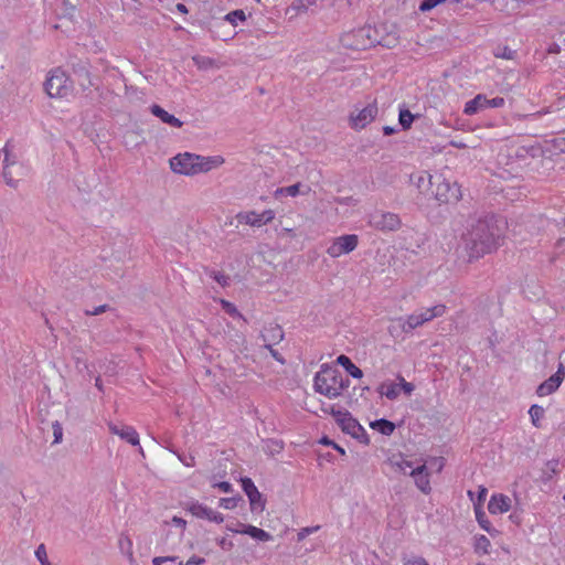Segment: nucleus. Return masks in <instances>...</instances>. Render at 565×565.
Segmentation results:
<instances>
[{"label": "nucleus", "mask_w": 565, "mask_h": 565, "mask_svg": "<svg viewBox=\"0 0 565 565\" xmlns=\"http://www.w3.org/2000/svg\"><path fill=\"white\" fill-rule=\"evenodd\" d=\"M241 482L249 500L252 511H263L265 509V501L253 480L250 478H243Z\"/></svg>", "instance_id": "16"}, {"label": "nucleus", "mask_w": 565, "mask_h": 565, "mask_svg": "<svg viewBox=\"0 0 565 565\" xmlns=\"http://www.w3.org/2000/svg\"><path fill=\"white\" fill-rule=\"evenodd\" d=\"M504 223L494 217L478 220L462 236L469 259H478L495 250L502 239Z\"/></svg>", "instance_id": "1"}, {"label": "nucleus", "mask_w": 565, "mask_h": 565, "mask_svg": "<svg viewBox=\"0 0 565 565\" xmlns=\"http://www.w3.org/2000/svg\"><path fill=\"white\" fill-rule=\"evenodd\" d=\"M399 42V33L396 25H391V31L380 40V43L388 49L395 47Z\"/></svg>", "instance_id": "28"}, {"label": "nucleus", "mask_w": 565, "mask_h": 565, "mask_svg": "<svg viewBox=\"0 0 565 565\" xmlns=\"http://www.w3.org/2000/svg\"><path fill=\"white\" fill-rule=\"evenodd\" d=\"M35 556L42 565H51L47 561L46 551L44 545H40L35 551Z\"/></svg>", "instance_id": "47"}, {"label": "nucleus", "mask_w": 565, "mask_h": 565, "mask_svg": "<svg viewBox=\"0 0 565 565\" xmlns=\"http://www.w3.org/2000/svg\"><path fill=\"white\" fill-rule=\"evenodd\" d=\"M477 521L481 529L487 531L490 535H495L498 531L492 527L490 521L486 518L484 512L476 510Z\"/></svg>", "instance_id": "33"}, {"label": "nucleus", "mask_w": 565, "mask_h": 565, "mask_svg": "<svg viewBox=\"0 0 565 565\" xmlns=\"http://www.w3.org/2000/svg\"><path fill=\"white\" fill-rule=\"evenodd\" d=\"M95 386H96L99 391H103V382H102L100 377H96V380H95Z\"/></svg>", "instance_id": "61"}, {"label": "nucleus", "mask_w": 565, "mask_h": 565, "mask_svg": "<svg viewBox=\"0 0 565 565\" xmlns=\"http://www.w3.org/2000/svg\"><path fill=\"white\" fill-rule=\"evenodd\" d=\"M54 440L53 444H60L63 438V427L58 422L52 424Z\"/></svg>", "instance_id": "41"}, {"label": "nucleus", "mask_w": 565, "mask_h": 565, "mask_svg": "<svg viewBox=\"0 0 565 565\" xmlns=\"http://www.w3.org/2000/svg\"><path fill=\"white\" fill-rule=\"evenodd\" d=\"M359 245V236L356 234H344L332 237L326 253L333 259L343 255H348L356 249Z\"/></svg>", "instance_id": "7"}, {"label": "nucleus", "mask_w": 565, "mask_h": 565, "mask_svg": "<svg viewBox=\"0 0 565 565\" xmlns=\"http://www.w3.org/2000/svg\"><path fill=\"white\" fill-rule=\"evenodd\" d=\"M226 530L233 533H242V526L238 524V527H234L231 524L226 525Z\"/></svg>", "instance_id": "58"}, {"label": "nucleus", "mask_w": 565, "mask_h": 565, "mask_svg": "<svg viewBox=\"0 0 565 565\" xmlns=\"http://www.w3.org/2000/svg\"><path fill=\"white\" fill-rule=\"evenodd\" d=\"M472 541V546L476 554L488 555L490 553L491 542L486 535L477 534L473 536Z\"/></svg>", "instance_id": "26"}, {"label": "nucleus", "mask_w": 565, "mask_h": 565, "mask_svg": "<svg viewBox=\"0 0 565 565\" xmlns=\"http://www.w3.org/2000/svg\"><path fill=\"white\" fill-rule=\"evenodd\" d=\"M403 565H429L422 556L403 557Z\"/></svg>", "instance_id": "39"}, {"label": "nucleus", "mask_w": 565, "mask_h": 565, "mask_svg": "<svg viewBox=\"0 0 565 565\" xmlns=\"http://www.w3.org/2000/svg\"><path fill=\"white\" fill-rule=\"evenodd\" d=\"M105 310V307L104 306H100L98 308H96L92 315H99L100 312H103Z\"/></svg>", "instance_id": "64"}, {"label": "nucleus", "mask_w": 565, "mask_h": 565, "mask_svg": "<svg viewBox=\"0 0 565 565\" xmlns=\"http://www.w3.org/2000/svg\"><path fill=\"white\" fill-rule=\"evenodd\" d=\"M177 8H178V10H179L180 12H183V13H186V12H188L186 7H185L184 4H182V3H179V4L177 6Z\"/></svg>", "instance_id": "62"}, {"label": "nucleus", "mask_w": 565, "mask_h": 565, "mask_svg": "<svg viewBox=\"0 0 565 565\" xmlns=\"http://www.w3.org/2000/svg\"><path fill=\"white\" fill-rule=\"evenodd\" d=\"M504 105V98L494 97L487 98L483 94H478L475 98L467 102L463 108V113L468 116H472L487 108H500Z\"/></svg>", "instance_id": "12"}, {"label": "nucleus", "mask_w": 565, "mask_h": 565, "mask_svg": "<svg viewBox=\"0 0 565 565\" xmlns=\"http://www.w3.org/2000/svg\"><path fill=\"white\" fill-rule=\"evenodd\" d=\"M178 457H179L180 461L186 467H193L195 465V459L192 455H190V456L179 455Z\"/></svg>", "instance_id": "49"}, {"label": "nucleus", "mask_w": 565, "mask_h": 565, "mask_svg": "<svg viewBox=\"0 0 565 565\" xmlns=\"http://www.w3.org/2000/svg\"><path fill=\"white\" fill-rule=\"evenodd\" d=\"M564 380V369L561 367L557 370L555 374L550 376L546 381H544L536 390L539 396H547L554 393Z\"/></svg>", "instance_id": "18"}, {"label": "nucleus", "mask_w": 565, "mask_h": 565, "mask_svg": "<svg viewBox=\"0 0 565 565\" xmlns=\"http://www.w3.org/2000/svg\"><path fill=\"white\" fill-rule=\"evenodd\" d=\"M221 156L204 157L190 152L179 153L169 161L170 168L174 173L183 175H195L206 173L213 169L220 168L224 163Z\"/></svg>", "instance_id": "2"}, {"label": "nucleus", "mask_w": 565, "mask_h": 565, "mask_svg": "<svg viewBox=\"0 0 565 565\" xmlns=\"http://www.w3.org/2000/svg\"><path fill=\"white\" fill-rule=\"evenodd\" d=\"M150 111L153 116L158 117L162 122H164L171 127L181 128L183 125V122L179 118L169 114L167 110H164L159 105H152L150 107Z\"/></svg>", "instance_id": "23"}, {"label": "nucleus", "mask_w": 565, "mask_h": 565, "mask_svg": "<svg viewBox=\"0 0 565 565\" xmlns=\"http://www.w3.org/2000/svg\"><path fill=\"white\" fill-rule=\"evenodd\" d=\"M214 487H217L224 493H231L233 491L232 484L227 481L218 482L214 484Z\"/></svg>", "instance_id": "50"}, {"label": "nucleus", "mask_w": 565, "mask_h": 565, "mask_svg": "<svg viewBox=\"0 0 565 565\" xmlns=\"http://www.w3.org/2000/svg\"><path fill=\"white\" fill-rule=\"evenodd\" d=\"M383 132L385 136H391L395 132V128L391 127V126H385L383 128Z\"/></svg>", "instance_id": "59"}, {"label": "nucleus", "mask_w": 565, "mask_h": 565, "mask_svg": "<svg viewBox=\"0 0 565 565\" xmlns=\"http://www.w3.org/2000/svg\"><path fill=\"white\" fill-rule=\"evenodd\" d=\"M415 116L408 109H401L398 115L399 125L403 129H409Z\"/></svg>", "instance_id": "35"}, {"label": "nucleus", "mask_w": 565, "mask_h": 565, "mask_svg": "<svg viewBox=\"0 0 565 565\" xmlns=\"http://www.w3.org/2000/svg\"><path fill=\"white\" fill-rule=\"evenodd\" d=\"M109 431L114 435H117L121 439L126 440L132 446L139 445V434L132 426L122 425L118 426L116 424H108Z\"/></svg>", "instance_id": "19"}, {"label": "nucleus", "mask_w": 565, "mask_h": 565, "mask_svg": "<svg viewBox=\"0 0 565 565\" xmlns=\"http://www.w3.org/2000/svg\"><path fill=\"white\" fill-rule=\"evenodd\" d=\"M367 224L380 232H396L402 227V220L393 212L374 211L367 215Z\"/></svg>", "instance_id": "6"}, {"label": "nucleus", "mask_w": 565, "mask_h": 565, "mask_svg": "<svg viewBox=\"0 0 565 565\" xmlns=\"http://www.w3.org/2000/svg\"><path fill=\"white\" fill-rule=\"evenodd\" d=\"M168 562V558H163L162 556H159V557H154L152 559V564L153 565H163L164 563Z\"/></svg>", "instance_id": "57"}, {"label": "nucleus", "mask_w": 565, "mask_h": 565, "mask_svg": "<svg viewBox=\"0 0 565 565\" xmlns=\"http://www.w3.org/2000/svg\"><path fill=\"white\" fill-rule=\"evenodd\" d=\"M511 508V499L502 493L493 494L488 503V510L491 514H503Z\"/></svg>", "instance_id": "20"}, {"label": "nucleus", "mask_w": 565, "mask_h": 565, "mask_svg": "<svg viewBox=\"0 0 565 565\" xmlns=\"http://www.w3.org/2000/svg\"><path fill=\"white\" fill-rule=\"evenodd\" d=\"M446 306L445 305H435L430 308H422L418 311H416L419 316V319L422 320L423 324L426 322L431 321L435 318L441 317L446 313Z\"/></svg>", "instance_id": "24"}, {"label": "nucleus", "mask_w": 565, "mask_h": 565, "mask_svg": "<svg viewBox=\"0 0 565 565\" xmlns=\"http://www.w3.org/2000/svg\"><path fill=\"white\" fill-rule=\"evenodd\" d=\"M217 544L221 548L225 551H230L233 547L232 541L227 540L226 537L218 539Z\"/></svg>", "instance_id": "51"}, {"label": "nucleus", "mask_w": 565, "mask_h": 565, "mask_svg": "<svg viewBox=\"0 0 565 565\" xmlns=\"http://www.w3.org/2000/svg\"><path fill=\"white\" fill-rule=\"evenodd\" d=\"M270 331L273 332L274 340L280 341L282 339L284 334L279 327H274L270 329Z\"/></svg>", "instance_id": "55"}, {"label": "nucleus", "mask_w": 565, "mask_h": 565, "mask_svg": "<svg viewBox=\"0 0 565 565\" xmlns=\"http://www.w3.org/2000/svg\"><path fill=\"white\" fill-rule=\"evenodd\" d=\"M29 167L25 166L22 161L19 162L17 166H14V169H13V173H14V179L17 180V183L23 179L24 177H26L29 174Z\"/></svg>", "instance_id": "38"}, {"label": "nucleus", "mask_w": 565, "mask_h": 565, "mask_svg": "<svg viewBox=\"0 0 565 565\" xmlns=\"http://www.w3.org/2000/svg\"><path fill=\"white\" fill-rule=\"evenodd\" d=\"M319 530V526H307V527H302L298 534H297V540L300 542L302 540H305L309 534H312L315 533L316 531Z\"/></svg>", "instance_id": "46"}, {"label": "nucleus", "mask_w": 565, "mask_h": 565, "mask_svg": "<svg viewBox=\"0 0 565 565\" xmlns=\"http://www.w3.org/2000/svg\"><path fill=\"white\" fill-rule=\"evenodd\" d=\"M265 347L269 350L271 356L280 362L281 364L285 363V360L282 359V356L278 353V351H276L275 349H273L271 344H265Z\"/></svg>", "instance_id": "53"}, {"label": "nucleus", "mask_w": 565, "mask_h": 565, "mask_svg": "<svg viewBox=\"0 0 565 565\" xmlns=\"http://www.w3.org/2000/svg\"><path fill=\"white\" fill-rule=\"evenodd\" d=\"M3 178L9 186L15 188L17 180L14 179L13 169L19 162H21L19 154L15 152L14 147L7 143L3 149Z\"/></svg>", "instance_id": "14"}, {"label": "nucleus", "mask_w": 565, "mask_h": 565, "mask_svg": "<svg viewBox=\"0 0 565 565\" xmlns=\"http://www.w3.org/2000/svg\"><path fill=\"white\" fill-rule=\"evenodd\" d=\"M193 62L199 68H206L213 65V61L205 56H194Z\"/></svg>", "instance_id": "43"}, {"label": "nucleus", "mask_w": 565, "mask_h": 565, "mask_svg": "<svg viewBox=\"0 0 565 565\" xmlns=\"http://www.w3.org/2000/svg\"><path fill=\"white\" fill-rule=\"evenodd\" d=\"M420 465H427L429 473H439L445 467V458L443 457H429L425 459Z\"/></svg>", "instance_id": "31"}, {"label": "nucleus", "mask_w": 565, "mask_h": 565, "mask_svg": "<svg viewBox=\"0 0 565 565\" xmlns=\"http://www.w3.org/2000/svg\"><path fill=\"white\" fill-rule=\"evenodd\" d=\"M170 523L173 524L174 526L180 527L182 531L186 526V521L179 516H173Z\"/></svg>", "instance_id": "52"}, {"label": "nucleus", "mask_w": 565, "mask_h": 565, "mask_svg": "<svg viewBox=\"0 0 565 565\" xmlns=\"http://www.w3.org/2000/svg\"><path fill=\"white\" fill-rule=\"evenodd\" d=\"M238 223L249 225L252 227H262L275 218L274 210H264L258 213L256 211L239 212L236 215Z\"/></svg>", "instance_id": "13"}, {"label": "nucleus", "mask_w": 565, "mask_h": 565, "mask_svg": "<svg viewBox=\"0 0 565 565\" xmlns=\"http://www.w3.org/2000/svg\"><path fill=\"white\" fill-rule=\"evenodd\" d=\"M331 414L334 416L342 431L352 436L363 445H367L370 443L365 429L359 424V422L355 418L351 416L349 412L335 409V407L332 406Z\"/></svg>", "instance_id": "4"}, {"label": "nucleus", "mask_w": 565, "mask_h": 565, "mask_svg": "<svg viewBox=\"0 0 565 565\" xmlns=\"http://www.w3.org/2000/svg\"><path fill=\"white\" fill-rule=\"evenodd\" d=\"M409 476L413 478L416 488L424 494L431 492L430 473L427 465H417L412 468Z\"/></svg>", "instance_id": "15"}, {"label": "nucleus", "mask_w": 565, "mask_h": 565, "mask_svg": "<svg viewBox=\"0 0 565 565\" xmlns=\"http://www.w3.org/2000/svg\"><path fill=\"white\" fill-rule=\"evenodd\" d=\"M242 526V534H247L250 537L262 541V542H268L273 540V536L270 533L266 532L263 529H259L257 526L250 525V524H244L239 523Z\"/></svg>", "instance_id": "25"}, {"label": "nucleus", "mask_w": 565, "mask_h": 565, "mask_svg": "<svg viewBox=\"0 0 565 565\" xmlns=\"http://www.w3.org/2000/svg\"><path fill=\"white\" fill-rule=\"evenodd\" d=\"M414 183L420 191H427L428 185H433L435 181V177L430 175L427 172H420L417 175L414 177Z\"/></svg>", "instance_id": "30"}, {"label": "nucleus", "mask_w": 565, "mask_h": 565, "mask_svg": "<svg viewBox=\"0 0 565 565\" xmlns=\"http://www.w3.org/2000/svg\"><path fill=\"white\" fill-rule=\"evenodd\" d=\"M433 185H436L433 194L439 202L456 203L461 198L460 186L456 182L446 180L443 175H435Z\"/></svg>", "instance_id": "8"}, {"label": "nucleus", "mask_w": 565, "mask_h": 565, "mask_svg": "<svg viewBox=\"0 0 565 565\" xmlns=\"http://www.w3.org/2000/svg\"><path fill=\"white\" fill-rule=\"evenodd\" d=\"M444 1L445 0H423L422 3L419 4V10L422 12H427L437 7L438 4L443 3Z\"/></svg>", "instance_id": "42"}, {"label": "nucleus", "mask_w": 565, "mask_h": 565, "mask_svg": "<svg viewBox=\"0 0 565 565\" xmlns=\"http://www.w3.org/2000/svg\"><path fill=\"white\" fill-rule=\"evenodd\" d=\"M237 501L236 498H222L220 500V507L226 510H233L236 508Z\"/></svg>", "instance_id": "44"}, {"label": "nucleus", "mask_w": 565, "mask_h": 565, "mask_svg": "<svg viewBox=\"0 0 565 565\" xmlns=\"http://www.w3.org/2000/svg\"><path fill=\"white\" fill-rule=\"evenodd\" d=\"M44 87L47 95L54 98H66L73 93V84L61 68L50 72Z\"/></svg>", "instance_id": "5"}, {"label": "nucleus", "mask_w": 565, "mask_h": 565, "mask_svg": "<svg viewBox=\"0 0 565 565\" xmlns=\"http://www.w3.org/2000/svg\"><path fill=\"white\" fill-rule=\"evenodd\" d=\"M119 545L121 551L126 552L130 556L132 555V542L128 536L120 537Z\"/></svg>", "instance_id": "45"}, {"label": "nucleus", "mask_w": 565, "mask_h": 565, "mask_svg": "<svg viewBox=\"0 0 565 565\" xmlns=\"http://www.w3.org/2000/svg\"><path fill=\"white\" fill-rule=\"evenodd\" d=\"M349 386V380L335 367L322 365L317 372L313 380L316 392L327 396L328 398L339 397Z\"/></svg>", "instance_id": "3"}, {"label": "nucleus", "mask_w": 565, "mask_h": 565, "mask_svg": "<svg viewBox=\"0 0 565 565\" xmlns=\"http://www.w3.org/2000/svg\"><path fill=\"white\" fill-rule=\"evenodd\" d=\"M388 466L394 472L402 473V475H408L412 468H415L414 463L408 460L403 455H394L391 458H388L387 461Z\"/></svg>", "instance_id": "21"}, {"label": "nucleus", "mask_w": 565, "mask_h": 565, "mask_svg": "<svg viewBox=\"0 0 565 565\" xmlns=\"http://www.w3.org/2000/svg\"><path fill=\"white\" fill-rule=\"evenodd\" d=\"M487 493H488L487 488L480 486L478 489V497H477V501H478L477 503L479 505L486 500Z\"/></svg>", "instance_id": "54"}, {"label": "nucleus", "mask_w": 565, "mask_h": 565, "mask_svg": "<svg viewBox=\"0 0 565 565\" xmlns=\"http://www.w3.org/2000/svg\"><path fill=\"white\" fill-rule=\"evenodd\" d=\"M371 427L385 436L393 434L395 425L387 419H377L371 423Z\"/></svg>", "instance_id": "29"}, {"label": "nucleus", "mask_w": 565, "mask_h": 565, "mask_svg": "<svg viewBox=\"0 0 565 565\" xmlns=\"http://www.w3.org/2000/svg\"><path fill=\"white\" fill-rule=\"evenodd\" d=\"M337 362L343 366L348 373L354 379H361L363 376V372L347 355H339Z\"/></svg>", "instance_id": "27"}, {"label": "nucleus", "mask_w": 565, "mask_h": 565, "mask_svg": "<svg viewBox=\"0 0 565 565\" xmlns=\"http://www.w3.org/2000/svg\"><path fill=\"white\" fill-rule=\"evenodd\" d=\"M321 444L323 445H332L333 446V441H331L330 439H328L327 437H323L321 440H320Z\"/></svg>", "instance_id": "63"}, {"label": "nucleus", "mask_w": 565, "mask_h": 565, "mask_svg": "<svg viewBox=\"0 0 565 565\" xmlns=\"http://www.w3.org/2000/svg\"><path fill=\"white\" fill-rule=\"evenodd\" d=\"M396 380L397 382L391 380L382 382L377 387V393L390 401H395L402 392L411 396L415 390L414 384L405 381L401 375Z\"/></svg>", "instance_id": "9"}, {"label": "nucleus", "mask_w": 565, "mask_h": 565, "mask_svg": "<svg viewBox=\"0 0 565 565\" xmlns=\"http://www.w3.org/2000/svg\"><path fill=\"white\" fill-rule=\"evenodd\" d=\"M529 415L531 417L533 426L540 427V420L544 416V408L540 405L534 404L530 407Z\"/></svg>", "instance_id": "34"}, {"label": "nucleus", "mask_w": 565, "mask_h": 565, "mask_svg": "<svg viewBox=\"0 0 565 565\" xmlns=\"http://www.w3.org/2000/svg\"><path fill=\"white\" fill-rule=\"evenodd\" d=\"M423 322L419 319L418 313L415 311L414 313L405 317V318H396L393 320V324L390 327V332L394 334L397 331L408 333L414 329L422 327Z\"/></svg>", "instance_id": "17"}, {"label": "nucleus", "mask_w": 565, "mask_h": 565, "mask_svg": "<svg viewBox=\"0 0 565 565\" xmlns=\"http://www.w3.org/2000/svg\"><path fill=\"white\" fill-rule=\"evenodd\" d=\"M211 277L222 287H226L230 284V277L223 273L213 271Z\"/></svg>", "instance_id": "40"}, {"label": "nucleus", "mask_w": 565, "mask_h": 565, "mask_svg": "<svg viewBox=\"0 0 565 565\" xmlns=\"http://www.w3.org/2000/svg\"><path fill=\"white\" fill-rule=\"evenodd\" d=\"M214 513H215V511L210 508L209 511L206 512V515L204 516V519L212 521Z\"/></svg>", "instance_id": "60"}, {"label": "nucleus", "mask_w": 565, "mask_h": 565, "mask_svg": "<svg viewBox=\"0 0 565 565\" xmlns=\"http://www.w3.org/2000/svg\"><path fill=\"white\" fill-rule=\"evenodd\" d=\"M205 563V559L203 557L199 556H192L190 557L185 563L182 561L179 562V565H202Z\"/></svg>", "instance_id": "48"}, {"label": "nucleus", "mask_w": 565, "mask_h": 565, "mask_svg": "<svg viewBox=\"0 0 565 565\" xmlns=\"http://www.w3.org/2000/svg\"><path fill=\"white\" fill-rule=\"evenodd\" d=\"M225 20L233 25H237L238 21L244 22L246 20V14L243 10H234L225 15Z\"/></svg>", "instance_id": "37"}, {"label": "nucleus", "mask_w": 565, "mask_h": 565, "mask_svg": "<svg viewBox=\"0 0 565 565\" xmlns=\"http://www.w3.org/2000/svg\"><path fill=\"white\" fill-rule=\"evenodd\" d=\"M310 191H311V189L309 186L303 185L302 183L298 182V183L289 185V186L277 188L274 191V198L280 199L284 195L295 198L299 194L307 195Z\"/></svg>", "instance_id": "22"}, {"label": "nucleus", "mask_w": 565, "mask_h": 565, "mask_svg": "<svg viewBox=\"0 0 565 565\" xmlns=\"http://www.w3.org/2000/svg\"><path fill=\"white\" fill-rule=\"evenodd\" d=\"M186 511H189L193 516L199 519H204L206 512L209 511V507L200 503V502H191L186 505Z\"/></svg>", "instance_id": "32"}, {"label": "nucleus", "mask_w": 565, "mask_h": 565, "mask_svg": "<svg viewBox=\"0 0 565 565\" xmlns=\"http://www.w3.org/2000/svg\"><path fill=\"white\" fill-rule=\"evenodd\" d=\"M340 41L344 47H348L351 50H356V51L366 50L367 47L372 46L375 42V40L372 39V36H371L370 28H361V29L344 33L341 36Z\"/></svg>", "instance_id": "10"}, {"label": "nucleus", "mask_w": 565, "mask_h": 565, "mask_svg": "<svg viewBox=\"0 0 565 565\" xmlns=\"http://www.w3.org/2000/svg\"><path fill=\"white\" fill-rule=\"evenodd\" d=\"M223 310L233 318L243 319L242 313L237 310L236 306L225 299H220Z\"/></svg>", "instance_id": "36"}, {"label": "nucleus", "mask_w": 565, "mask_h": 565, "mask_svg": "<svg viewBox=\"0 0 565 565\" xmlns=\"http://www.w3.org/2000/svg\"><path fill=\"white\" fill-rule=\"evenodd\" d=\"M212 522H215V523H222L224 522V516L223 514H221L220 512L215 511L214 515H213V519H212Z\"/></svg>", "instance_id": "56"}, {"label": "nucleus", "mask_w": 565, "mask_h": 565, "mask_svg": "<svg viewBox=\"0 0 565 565\" xmlns=\"http://www.w3.org/2000/svg\"><path fill=\"white\" fill-rule=\"evenodd\" d=\"M379 108L375 102L363 108H355L349 116V122L354 130H361L370 125L377 116Z\"/></svg>", "instance_id": "11"}]
</instances>
